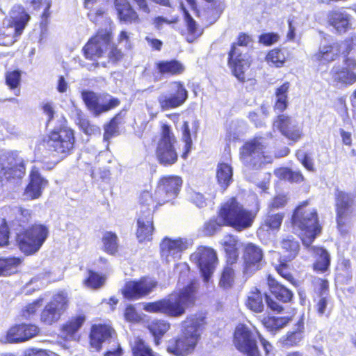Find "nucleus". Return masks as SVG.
<instances>
[{
    "instance_id": "nucleus-55",
    "label": "nucleus",
    "mask_w": 356,
    "mask_h": 356,
    "mask_svg": "<svg viewBox=\"0 0 356 356\" xmlns=\"http://www.w3.org/2000/svg\"><path fill=\"white\" fill-rule=\"evenodd\" d=\"M78 124L81 130L86 134L91 135L100 133V129L97 126L91 124L86 118H80Z\"/></svg>"
},
{
    "instance_id": "nucleus-38",
    "label": "nucleus",
    "mask_w": 356,
    "mask_h": 356,
    "mask_svg": "<svg viewBox=\"0 0 356 356\" xmlns=\"http://www.w3.org/2000/svg\"><path fill=\"white\" fill-rule=\"evenodd\" d=\"M5 211L9 215L10 220H16L19 222L26 223L31 218V211L19 206L8 207Z\"/></svg>"
},
{
    "instance_id": "nucleus-13",
    "label": "nucleus",
    "mask_w": 356,
    "mask_h": 356,
    "mask_svg": "<svg viewBox=\"0 0 356 356\" xmlns=\"http://www.w3.org/2000/svg\"><path fill=\"white\" fill-rule=\"evenodd\" d=\"M264 145L261 139L255 138L246 143L241 150V159L246 165L260 166L268 162L264 152Z\"/></svg>"
},
{
    "instance_id": "nucleus-33",
    "label": "nucleus",
    "mask_w": 356,
    "mask_h": 356,
    "mask_svg": "<svg viewBox=\"0 0 356 356\" xmlns=\"http://www.w3.org/2000/svg\"><path fill=\"white\" fill-rule=\"evenodd\" d=\"M259 209V208L257 207L256 211L253 212L242 207L241 212H239L236 216V220H234L232 227L239 230L250 227Z\"/></svg>"
},
{
    "instance_id": "nucleus-62",
    "label": "nucleus",
    "mask_w": 356,
    "mask_h": 356,
    "mask_svg": "<svg viewBox=\"0 0 356 356\" xmlns=\"http://www.w3.org/2000/svg\"><path fill=\"white\" fill-rule=\"evenodd\" d=\"M190 200L197 207L201 208L207 205V199L200 193L191 191L190 193Z\"/></svg>"
},
{
    "instance_id": "nucleus-42",
    "label": "nucleus",
    "mask_w": 356,
    "mask_h": 356,
    "mask_svg": "<svg viewBox=\"0 0 356 356\" xmlns=\"http://www.w3.org/2000/svg\"><path fill=\"white\" fill-rule=\"evenodd\" d=\"M157 70L161 74H177L183 72L184 67L177 60L162 61L156 64Z\"/></svg>"
},
{
    "instance_id": "nucleus-23",
    "label": "nucleus",
    "mask_w": 356,
    "mask_h": 356,
    "mask_svg": "<svg viewBox=\"0 0 356 356\" xmlns=\"http://www.w3.org/2000/svg\"><path fill=\"white\" fill-rule=\"evenodd\" d=\"M353 201L350 195L343 191H337L336 194V207L339 226L344 223L343 220L350 213Z\"/></svg>"
},
{
    "instance_id": "nucleus-12",
    "label": "nucleus",
    "mask_w": 356,
    "mask_h": 356,
    "mask_svg": "<svg viewBox=\"0 0 356 356\" xmlns=\"http://www.w3.org/2000/svg\"><path fill=\"white\" fill-rule=\"evenodd\" d=\"M68 298L64 293L56 294L45 306L41 314V321L48 325L56 322L66 311L68 306Z\"/></svg>"
},
{
    "instance_id": "nucleus-6",
    "label": "nucleus",
    "mask_w": 356,
    "mask_h": 356,
    "mask_svg": "<svg viewBox=\"0 0 356 356\" xmlns=\"http://www.w3.org/2000/svg\"><path fill=\"white\" fill-rule=\"evenodd\" d=\"M191 261L198 267L204 281L207 282L214 272L218 258L213 249L200 246L191 255Z\"/></svg>"
},
{
    "instance_id": "nucleus-24",
    "label": "nucleus",
    "mask_w": 356,
    "mask_h": 356,
    "mask_svg": "<svg viewBox=\"0 0 356 356\" xmlns=\"http://www.w3.org/2000/svg\"><path fill=\"white\" fill-rule=\"evenodd\" d=\"M305 247L315 257V262L313 264L314 270L317 273H325L330 264V257L328 252L321 247L310 245Z\"/></svg>"
},
{
    "instance_id": "nucleus-14",
    "label": "nucleus",
    "mask_w": 356,
    "mask_h": 356,
    "mask_svg": "<svg viewBox=\"0 0 356 356\" xmlns=\"http://www.w3.org/2000/svg\"><path fill=\"white\" fill-rule=\"evenodd\" d=\"M273 130H278L290 140L298 141L302 136V127L298 121L290 116L280 115L273 121Z\"/></svg>"
},
{
    "instance_id": "nucleus-54",
    "label": "nucleus",
    "mask_w": 356,
    "mask_h": 356,
    "mask_svg": "<svg viewBox=\"0 0 356 356\" xmlns=\"http://www.w3.org/2000/svg\"><path fill=\"white\" fill-rule=\"evenodd\" d=\"M3 262L4 272L6 275H8L17 271V267L21 264V259L17 257L3 258Z\"/></svg>"
},
{
    "instance_id": "nucleus-9",
    "label": "nucleus",
    "mask_w": 356,
    "mask_h": 356,
    "mask_svg": "<svg viewBox=\"0 0 356 356\" xmlns=\"http://www.w3.org/2000/svg\"><path fill=\"white\" fill-rule=\"evenodd\" d=\"M349 48V42L322 41L318 51L312 55L311 60L319 65H327L337 60L340 54H345V49Z\"/></svg>"
},
{
    "instance_id": "nucleus-53",
    "label": "nucleus",
    "mask_w": 356,
    "mask_h": 356,
    "mask_svg": "<svg viewBox=\"0 0 356 356\" xmlns=\"http://www.w3.org/2000/svg\"><path fill=\"white\" fill-rule=\"evenodd\" d=\"M118 14L119 18L121 21H124L126 23H138L139 22L138 16L136 12L131 8V5L126 9L123 10L122 12H120Z\"/></svg>"
},
{
    "instance_id": "nucleus-51",
    "label": "nucleus",
    "mask_w": 356,
    "mask_h": 356,
    "mask_svg": "<svg viewBox=\"0 0 356 356\" xmlns=\"http://www.w3.org/2000/svg\"><path fill=\"white\" fill-rule=\"evenodd\" d=\"M234 281V270L229 265L225 266L221 275L220 285L223 288L231 287Z\"/></svg>"
},
{
    "instance_id": "nucleus-37",
    "label": "nucleus",
    "mask_w": 356,
    "mask_h": 356,
    "mask_svg": "<svg viewBox=\"0 0 356 356\" xmlns=\"http://www.w3.org/2000/svg\"><path fill=\"white\" fill-rule=\"evenodd\" d=\"M205 318L202 315L188 317L183 323V327L186 334H195L202 331L205 325Z\"/></svg>"
},
{
    "instance_id": "nucleus-64",
    "label": "nucleus",
    "mask_w": 356,
    "mask_h": 356,
    "mask_svg": "<svg viewBox=\"0 0 356 356\" xmlns=\"http://www.w3.org/2000/svg\"><path fill=\"white\" fill-rule=\"evenodd\" d=\"M90 346L96 350L99 351L102 349V343L105 340V337H111V335H89Z\"/></svg>"
},
{
    "instance_id": "nucleus-29",
    "label": "nucleus",
    "mask_w": 356,
    "mask_h": 356,
    "mask_svg": "<svg viewBox=\"0 0 356 356\" xmlns=\"http://www.w3.org/2000/svg\"><path fill=\"white\" fill-rule=\"evenodd\" d=\"M154 230L152 216H140L138 220L136 236L140 242L150 240Z\"/></svg>"
},
{
    "instance_id": "nucleus-20",
    "label": "nucleus",
    "mask_w": 356,
    "mask_h": 356,
    "mask_svg": "<svg viewBox=\"0 0 356 356\" xmlns=\"http://www.w3.org/2000/svg\"><path fill=\"white\" fill-rule=\"evenodd\" d=\"M29 179L24 197L27 200L37 199L42 195V191L48 184V181L41 175L39 169L35 166L31 168Z\"/></svg>"
},
{
    "instance_id": "nucleus-31",
    "label": "nucleus",
    "mask_w": 356,
    "mask_h": 356,
    "mask_svg": "<svg viewBox=\"0 0 356 356\" xmlns=\"http://www.w3.org/2000/svg\"><path fill=\"white\" fill-rule=\"evenodd\" d=\"M284 216V214L282 212L275 213L273 211H269L264 217L263 222L257 231L258 234L261 235L262 232H264L265 228H266V230L270 229L277 231L282 225Z\"/></svg>"
},
{
    "instance_id": "nucleus-56",
    "label": "nucleus",
    "mask_w": 356,
    "mask_h": 356,
    "mask_svg": "<svg viewBox=\"0 0 356 356\" xmlns=\"http://www.w3.org/2000/svg\"><path fill=\"white\" fill-rule=\"evenodd\" d=\"M167 191H168L165 190V188L160 183H159L158 186L156 187L154 193L155 198L159 205H161L173 199L172 197H170L167 194Z\"/></svg>"
},
{
    "instance_id": "nucleus-41",
    "label": "nucleus",
    "mask_w": 356,
    "mask_h": 356,
    "mask_svg": "<svg viewBox=\"0 0 356 356\" xmlns=\"http://www.w3.org/2000/svg\"><path fill=\"white\" fill-rule=\"evenodd\" d=\"M289 86V83L285 82L276 90V102L275 104V109L279 112H283L287 107V93Z\"/></svg>"
},
{
    "instance_id": "nucleus-19",
    "label": "nucleus",
    "mask_w": 356,
    "mask_h": 356,
    "mask_svg": "<svg viewBox=\"0 0 356 356\" xmlns=\"http://www.w3.org/2000/svg\"><path fill=\"white\" fill-rule=\"evenodd\" d=\"M229 64L234 74L240 81L245 79L244 72L250 65L247 52L239 47L233 46L229 53Z\"/></svg>"
},
{
    "instance_id": "nucleus-4",
    "label": "nucleus",
    "mask_w": 356,
    "mask_h": 356,
    "mask_svg": "<svg viewBox=\"0 0 356 356\" xmlns=\"http://www.w3.org/2000/svg\"><path fill=\"white\" fill-rule=\"evenodd\" d=\"M74 143L73 131L68 127L51 131L44 140V146L49 156L56 158L57 161L70 154L74 147Z\"/></svg>"
},
{
    "instance_id": "nucleus-63",
    "label": "nucleus",
    "mask_w": 356,
    "mask_h": 356,
    "mask_svg": "<svg viewBox=\"0 0 356 356\" xmlns=\"http://www.w3.org/2000/svg\"><path fill=\"white\" fill-rule=\"evenodd\" d=\"M280 36L277 33H268L262 34L259 37V42L265 45H272L279 40Z\"/></svg>"
},
{
    "instance_id": "nucleus-22",
    "label": "nucleus",
    "mask_w": 356,
    "mask_h": 356,
    "mask_svg": "<svg viewBox=\"0 0 356 356\" xmlns=\"http://www.w3.org/2000/svg\"><path fill=\"white\" fill-rule=\"evenodd\" d=\"M252 335H234V343L241 353L248 356H260L257 341Z\"/></svg>"
},
{
    "instance_id": "nucleus-11",
    "label": "nucleus",
    "mask_w": 356,
    "mask_h": 356,
    "mask_svg": "<svg viewBox=\"0 0 356 356\" xmlns=\"http://www.w3.org/2000/svg\"><path fill=\"white\" fill-rule=\"evenodd\" d=\"M25 165L22 158L13 155L1 158L0 161V181H10L20 179L25 175Z\"/></svg>"
},
{
    "instance_id": "nucleus-15",
    "label": "nucleus",
    "mask_w": 356,
    "mask_h": 356,
    "mask_svg": "<svg viewBox=\"0 0 356 356\" xmlns=\"http://www.w3.org/2000/svg\"><path fill=\"white\" fill-rule=\"evenodd\" d=\"M190 243L186 238H164L160 243L161 259L167 263L180 258V253L188 248Z\"/></svg>"
},
{
    "instance_id": "nucleus-2",
    "label": "nucleus",
    "mask_w": 356,
    "mask_h": 356,
    "mask_svg": "<svg viewBox=\"0 0 356 356\" xmlns=\"http://www.w3.org/2000/svg\"><path fill=\"white\" fill-rule=\"evenodd\" d=\"M293 229L299 231L304 246H309L321 232L315 209L307 208V203L298 206L293 215Z\"/></svg>"
},
{
    "instance_id": "nucleus-8",
    "label": "nucleus",
    "mask_w": 356,
    "mask_h": 356,
    "mask_svg": "<svg viewBox=\"0 0 356 356\" xmlns=\"http://www.w3.org/2000/svg\"><path fill=\"white\" fill-rule=\"evenodd\" d=\"M111 38V27L99 30L84 46L83 52L86 58L97 60L103 57L107 53Z\"/></svg>"
},
{
    "instance_id": "nucleus-16",
    "label": "nucleus",
    "mask_w": 356,
    "mask_h": 356,
    "mask_svg": "<svg viewBox=\"0 0 356 356\" xmlns=\"http://www.w3.org/2000/svg\"><path fill=\"white\" fill-rule=\"evenodd\" d=\"M200 335H179L172 338L167 344V351L178 356H186L191 353Z\"/></svg>"
},
{
    "instance_id": "nucleus-61",
    "label": "nucleus",
    "mask_w": 356,
    "mask_h": 356,
    "mask_svg": "<svg viewBox=\"0 0 356 356\" xmlns=\"http://www.w3.org/2000/svg\"><path fill=\"white\" fill-rule=\"evenodd\" d=\"M118 116L113 118L110 123L105 127V133L104 138L108 140L111 137L114 136L118 131Z\"/></svg>"
},
{
    "instance_id": "nucleus-26",
    "label": "nucleus",
    "mask_w": 356,
    "mask_h": 356,
    "mask_svg": "<svg viewBox=\"0 0 356 356\" xmlns=\"http://www.w3.org/2000/svg\"><path fill=\"white\" fill-rule=\"evenodd\" d=\"M29 19V15L22 6L15 5L10 11L8 23L12 26H15V28L22 33Z\"/></svg>"
},
{
    "instance_id": "nucleus-43",
    "label": "nucleus",
    "mask_w": 356,
    "mask_h": 356,
    "mask_svg": "<svg viewBox=\"0 0 356 356\" xmlns=\"http://www.w3.org/2000/svg\"><path fill=\"white\" fill-rule=\"evenodd\" d=\"M246 304L247 306L253 312H262L264 305L263 303V297L260 291L257 289L251 291L248 296Z\"/></svg>"
},
{
    "instance_id": "nucleus-21",
    "label": "nucleus",
    "mask_w": 356,
    "mask_h": 356,
    "mask_svg": "<svg viewBox=\"0 0 356 356\" xmlns=\"http://www.w3.org/2000/svg\"><path fill=\"white\" fill-rule=\"evenodd\" d=\"M352 17L346 10H333L329 14V24L339 33H346L351 28Z\"/></svg>"
},
{
    "instance_id": "nucleus-34",
    "label": "nucleus",
    "mask_w": 356,
    "mask_h": 356,
    "mask_svg": "<svg viewBox=\"0 0 356 356\" xmlns=\"http://www.w3.org/2000/svg\"><path fill=\"white\" fill-rule=\"evenodd\" d=\"M280 247L284 256L289 260L293 259L297 256L300 250L298 242L291 236L282 239Z\"/></svg>"
},
{
    "instance_id": "nucleus-1",
    "label": "nucleus",
    "mask_w": 356,
    "mask_h": 356,
    "mask_svg": "<svg viewBox=\"0 0 356 356\" xmlns=\"http://www.w3.org/2000/svg\"><path fill=\"white\" fill-rule=\"evenodd\" d=\"M195 287L193 284L188 285L179 293H173L167 298L147 303L144 309L148 312L162 313L177 317L185 313L186 309L193 305L195 300Z\"/></svg>"
},
{
    "instance_id": "nucleus-60",
    "label": "nucleus",
    "mask_w": 356,
    "mask_h": 356,
    "mask_svg": "<svg viewBox=\"0 0 356 356\" xmlns=\"http://www.w3.org/2000/svg\"><path fill=\"white\" fill-rule=\"evenodd\" d=\"M316 289L319 293L320 296H327L329 283L327 280L321 278H314L313 280Z\"/></svg>"
},
{
    "instance_id": "nucleus-17",
    "label": "nucleus",
    "mask_w": 356,
    "mask_h": 356,
    "mask_svg": "<svg viewBox=\"0 0 356 356\" xmlns=\"http://www.w3.org/2000/svg\"><path fill=\"white\" fill-rule=\"evenodd\" d=\"M156 286L155 281L144 277L139 281L127 282L122 289V293L127 299L136 300L148 295Z\"/></svg>"
},
{
    "instance_id": "nucleus-47",
    "label": "nucleus",
    "mask_w": 356,
    "mask_h": 356,
    "mask_svg": "<svg viewBox=\"0 0 356 356\" xmlns=\"http://www.w3.org/2000/svg\"><path fill=\"white\" fill-rule=\"evenodd\" d=\"M105 281L106 277L104 276L90 270L88 272V277L84 280L83 284L90 289H97L104 284Z\"/></svg>"
},
{
    "instance_id": "nucleus-57",
    "label": "nucleus",
    "mask_w": 356,
    "mask_h": 356,
    "mask_svg": "<svg viewBox=\"0 0 356 356\" xmlns=\"http://www.w3.org/2000/svg\"><path fill=\"white\" fill-rule=\"evenodd\" d=\"M170 328V325L164 321H154L149 325L152 334H165Z\"/></svg>"
},
{
    "instance_id": "nucleus-28",
    "label": "nucleus",
    "mask_w": 356,
    "mask_h": 356,
    "mask_svg": "<svg viewBox=\"0 0 356 356\" xmlns=\"http://www.w3.org/2000/svg\"><path fill=\"white\" fill-rule=\"evenodd\" d=\"M268 285L271 294L278 300L282 302H290L293 298V293L280 284L276 280L269 276L268 278Z\"/></svg>"
},
{
    "instance_id": "nucleus-10",
    "label": "nucleus",
    "mask_w": 356,
    "mask_h": 356,
    "mask_svg": "<svg viewBox=\"0 0 356 356\" xmlns=\"http://www.w3.org/2000/svg\"><path fill=\"white\" fill-rule=\"evenodd\" d=\"M188 98V92L180 82L169 84V93L161 94L158 102L162 111L175 108L182 105Z\"/></svg>"
},
{
    "instance_id": "nucleus-50",
    "label": "nucleus",
    "mask_w": 356,
    "mask_h": 356,
    "mask_svg": "<svg viewBox=\"0 0 356 356\" xmlns=\"http://www.w3.org/2000/svg\"><path fill=\"white\" fill-rule=\"evenodd\" d=\"M85 321V317L79 316L69 320L63 325V331L66 334H74L77 332Z\"/></svg>"
},
{
    "instance_id": "nucleus-30",
    "label": "nucleus",
    "mask_w": 356,
    "mask_h": 356,
    "mask_svg": "<svg viewBox=\"0 0 356 356\" xmlns=\"http://www.w3.org/2000/svg\"><path fill=\"white\" fill-rule=\"evenodd\" d=\"M140 213V216H152L154 209L157 207L158 203L155 198L154 194L148 191H143L139 197Z\"/></svg>"
},
{
    "instance_id": "nucleus-7",
    "label": "nucleus",
    "mask_w": 356,
    "mask_h": 356,
    "mask_svg": "<svg viewBox=\"0 0 356 356\" xmlns=\"http://www.w3.org/2000/svg\"><path fill=\"white\" fill-rule=\"evenodd\" d=\"M81 96L87 108L95 116H99L115 108L120 104L117 98L108 94L98 95L92 91H83Z\"/></svg>"
},
{
    "instance_id": "nucleus-40",
    "label": "nucleus",
    "mask_w": 356,
    "mask_h": 356,
    "mask_svg": "<svg viewBox=\"0 0 356 356\" xmlns=\"http://www.w3.org/2000/svg\"><path fill=\"white\" fill-rule=\"evenodd\" d=\"M159 183L168 191L167 194L175 198L179 191L182 181L179 177L172 176L162 178Z\"/></svg>"
},
{
    "instance_id": "nucleus-18",
    "label": "nucleus",
    "mask_w": 356,
    "mask_h": 356,
    "mask_svg": "<svg viewBox=\"0 0 356 356\" xmlns=\"http://www.w3.org/2000/svg\"><path fill=\"white\" fill-rule=\"evenodd\" d=\"M264 258L262 249L254 243H248L243 249V259L245 273H252L261 267Z\"/></svg>"
},
{
    "instance_id": "nucleus-48",
    "label": "nucleus",
    "mask_w": 356,
    "mask_h": 356,
    "mask_svg": "<svg viewBox=\"0 0 356 356\" xmlns=\"http://www.w3.org/2000/svg\"><path fill=\"white\" fill-rule=\"evenodd\" d=\"M39 332L35 325L20 323L11 327L7 334H38Z\"/></svg>"
},
{
    "instance_id": "nucleus-46",
    "label": "nucleus",
    "mask_w": 356,
    "mask_h": 356,
    "mask_svg": "<svg viewBox=\"0 0 356 356\" xmlns=\"http://www.w3.org/2000/svg\"><path fill=\"white\" fill-rule=\"evenodd\" d=\"M222 245L225 247V251L229 254V259L232 261H235L237 257V240L236 238L231 235H227L222 239Z\"/></svg>"
},
{
    "instance_id": "nucleus-39",
    "label": "nucleus",
    "mask_w": 356,
    "mask_h": 356,
    "mask_svg": "<svg viewBox=\"0 0 356 356\" xmlns=\"http://www.w3.org/2000/svg\"><path fill=\"white\" fill-rule=\"evenodd\" d=\"M233 170L227 163H220L216 170V177L221 187L226 188L232 181Z\"/></svg>"
},
{
    "instance_id": "nucleus-25",
    "label": "nucleus",
    "mask_w": 356,
    "mask_h": 356,
    "mask_svg": "<svg viewBox=\"0 0 356 356\" xmlns=\"http://www.w3.org/2000/svg\"><path fill=\"white\" fill-rule=\"evenodd\" d=\"M243 207L235 198H231L225 204H222L220 211L219 216L222 218L225 225L232 226L236 216L241 212Z\"/></svg>"
},
{
    "instance_id": "nucleus-32",
    "label": "nucleus",
    "mask_w": 356,
    "mask_h": 356,
    "mask_svg": "<svg viewBox=\"0 0 356 356\" xmlns=\"http://www.w3.org/2000/svg\"><path fill=\"white\" fill-rule=\"evenodd\" d=\"M132 356H156L150 346L136 337L129 343Z\"/></svg>"
},
{
    "instance_id": "nucleus-44",
    "label": "nucleus",
    "mask_w": 356,
    "mask_h": 356,
    "mask_svg": "<svg viewBox=\"0 0 356 356\" xmlns=\"http://www.w3.org/2000/svg\"><path fill=\"white\" fill-rule=\"evenodd\" d=\"M225 225L222 218H211L205 222L201 229V232L204 236H211L214 235L222 226Z\"/></svg>"
},
{
    "instance_id": "nucleus-36",
    "label": "nucleus",
    "mask_w": 356,
    "mask_h": 356,
    "mask_svg": "<svg viewBox=\"0 0 356 356\" xmlns=\"http://www.w3.org/2000/svg\"><path fill=\"white\" fill-rule=\"evenodd\" d=\"M18 29L8 23L0 29V44L9 46L13 44L22 34Z\"/></svg>"
},
{
    "instance_id": "nucleus-27",
    "label": "nucleus",
    "mask_w": 356,
    "mask_h": 356,
    "mask_svg": "<svg viewBox=\"0 0 356 356\" xmlns=\"http://www.w3.org/2000/svg\"><path fill=\"white\" fill-rule=\"evenodd\" d=\"M330 75L333 81L341 84H353L356 81V73L340 65L332 67Z\"/></svg>"
},
{
    "instance_id": "nucleus-45",
    "label": "nucleus",
    "mask_w": 356,
    "mask_h": 356,
    "mask_svg": "<svg viewBox=\"0 0 356 356\" xmlns=\"http://www.w3.org/2000/svg\"><path fill=\"white\" fill-rule=\"evenodd\" d=\"M103 248L104 251L113 254L118 250V236L115 234L107 232L104 233L102 237Z\"/></svg>"
},
{
    "instance_id": "nucleus-59",
    "label": "nucleus",
    "mask_w": 356,
    "mask_h": 356,
    "mask_svg": "<svg viewBox=\"0 0 356 356\" xmlns=\"http://www.w3.org/2000/svg\"><path fill=\"white\" fill-rule=\"evenodd\" d=\"M21 74L17 70L9 72L6 74V83L12 89L16 88L19 86Z\"/></svg>"
},
{
    "instance_id": "nucleus-5",
    "label": "nucleus",
    "mask_w": 356,
    "mask_h": 356,
    "mask_svg": "<svg viewBox=\"0 0 356 356\" xmlns=\"http://www.w3.org/2000/svg\"><path fill=\"white\" fill-rule=\"evenodd\" d=\"M49 235L47 227L42 225H34L19 233L17 241L20 250L29 255L37 252Z\"/></svg>"
},
{
    "instance_id": "nucleus-3",
    "label": "nucleus",
    "mask_w": 356,
    "mask_h": 356,
    "mask_svg": "<svg viewBox=\"0 0 356 356\" xmlns=\"http://www.w3.org/2000/svg\"><path fill=\"white\" fill-rule=\"evenodd\" d=\"M177 140L172 128L168 124L161 122L159 138L157 142L155 155L161 165L169 166L177 161Z\"/></svg>"
},
{
    "instance_id": "nucleus-49",
    "label": "nucleus",
    "mask_w": 356,
    "mask_h": 356,
    "mask_svg": "<svg viewBox=\"0 0 356 356\" xmlns=\"http://www.w3.org/2000/svg\"><path fill=\"white\" fill-rule=\"evenodd\" d=\"M343 56V63L349 70L355 72L356 70V49L353 48L350 43V48L345 49V54Z\"/></svg>"
},
{
    "instance_id": "nucleus-58",
    "label": "nucleus",
    "mask_w": 356,
    "mask_h": 356,
    "mask_svg": "<svg viewBox=\"0 0 356 356\" xmlns=\"http://www.w3.org/2000/svg\"><path fill=\"white\" fill-rule=\"evenodd\" d=\"M182 130L183 140L185 143V152L183 153L182 157L186 158L192 146V140L190 135L188 123L187 122H184Z\"/></svg>"
},
{
    "instance_id": "nucleus-52",
    "label": "nucleus",
    "mask_w": 356,
    "mask_h": 356,
    "mask_svg": "<svg viewBox=\"0 0 356 356\" xmlns=\"http://www.w3.org/2000/svg\"><path fill=\"white\" fill-rule=\"evenodd\" d=\"M286 60L284 54L277 49H273L266 56L267 62L277 67L283 65Z\"/></svg>"
},
{
    "instance_id": "nucleus-35",
    "label": "nucleus",
    "mask_w": 356,
    "mask_h": 356,
    "mask_svg": "<svg viewBox=\"0 0 356 356\" xmlns=\"http://www.w3.org/2000/svg\"><path fill=\"white\" fill-rule=\"evenodd\" d=\"M183 10L184 13V21L187 27L186 38L188 42H193L197 38L202 35V30L192 18L188 12L184 8H183Z\"/></svg>"
}]
</instances>
